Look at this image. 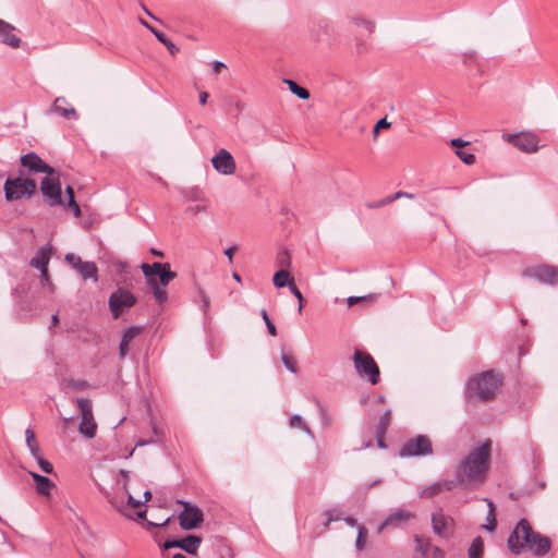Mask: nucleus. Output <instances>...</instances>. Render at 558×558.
<instances>
[{
    "label": "nucleus",
    "instance_id": "obj_17",
    "mask_svg": "<svg viewBox=\"0 0 558 558\" xmlns=\"http://www.w3.org/2000/svg\"><path fill=\"white\" fill-rule=\"evenodd\" d=\"M412 518H414L413 512L407 509H397L385 519L379 526V531H383L385 527H398L410 521Z\"/></svg>",
    "mask_w": 558,
    "mask_h": 558
},
{
    "label": "nucleus",
    "instance_id": "obj_55",
    "mask_svg": "<svg viewBox=\"0 0 558 558\" xmlns=\"http://www.w3.org/2000/svg\"><path fill=\"white\" fill-rule=\"evenodd\" d=\"M390 126V123L387 121L386 118H383L380 119L376 125H375V129H374V132L376 133L378 131V129L380 128H389Z\"/></svg>",
    "mask_w": 558,
    "mask_h": 558
},
{
    "label": "nucleus",
    "instance_id": "obj_12",
    "mask_svg": "<svg viewBox=\"0 0 558 558\" xmlns=\"http://www.w3.org/2000/svg\"><path fill=\"white\" fill-rule=\"evenodd\" d=\"M135 303L134 294L125 289H118L109 298V307L114 318H118L125 308L132 307Z\"/></svg>",
    "mask_w": 558,
    "mask_h": 558
},
{
    "label": "nucleus",
    "instance_id": "obj_10",
    "mask_svg": "<svg viewBox=\"0 0 558 558\" xmlns=\"http://www.w3.org/2000/svg\"><path fill=\"white\" fill-rule=\"evenodd\" d=\"M40 190L50 206L63 204L61 197V183L59 172L56 170L54 174H47V177L41 181Z\"/></svg>",
    "mask_w": 558,
    "mask_h": 558
},
{
    "label": "nucleus",
    "instance_id": "obj_59",
    "mask_svg": "<svg viewBox=\"0 0 558 558\" xmlns=\"http://www.w3.org/2000/svg\"><path fill=\"white\" fill-rule=\"evenodd\" d=\"M120 475L124 478L123 482V489L128 492V480H129V471L120 470Z\"/></svg>",
    "mask_w": 558,
    "mask_h": 558
},
{
    "label": "nucleus",
    "instance_id": "obj_9",
    "mask_svg": "<svg viewBox=\"0 0 558 558\" xmlns=\"http://www.w3.org/2000/svg\"><path fill=\"white\" fill-rule=\"evenodd\" d=\"M504 140L526 154L536 153L539 147V137L533 132L505 134Z\"/></svg>",
    "mask_w": 558,
    "mask_h": 558
},
{
    "label": "nucleus",
    "instance_id": "obj_23",
    "mask_svg": "<svg viewBox=\"0 0 558 558\" xmlns=\"http://www.w3.org/2000/svg\"><path fill=\"white\" fill-rule=\"evenodd\" d=\"M84 280H98V268L94 262H83L76 270Z\"/></svg>",
    "mask_w": 558,
    "mask_h": 558
},
{
    "label": "nucleus",
    "instance_id": "obj_40",
    "mask_svg": "<svg viewBox=\"0 0 558 558\" xmlns=\"http://www.w3.org/2000/svg\"><path fill=\"white\" fill-rule=\"evenodd\" d=\"M400 197H409V198H411V197H413V195L409 194L407 192H397V193H395L392 195H389V196L380 199V204H390V203H392L393 201H396V199H398Z\"/></svg>",
    "mask_w": 558,
    "mask_h": 558
},
{
    "label": "nucleus",
    "instance_id": "obj_50",
    "mask_svg": "<svg viewBox=\"0 0 558 558\" xmlns=\"http://www.w3.org/2000/svg\"><path fill=\"white\" fill-rule=\"evenodd\" d=\"M68 207L73 211L76 218L81 217V208L75 201H72V203H68Z\"/></svg>",
    "mask_w": 558,
    "mask_h": 558
},
{
    "label": "nucleus",
    "instance_id": "obj_2",
    "mask_svg": "<svg viewBox=\"0 0 558 558\" xmlns=\"http://www.w3.org/2000/svg\"><path fill=\"white\" fill-rule=\"evenodd\" d=\"M508 547L513 554H520L527 548L535 555L543 556L550 549V539L534 532L529 521L521 519L508 538Z\"/></svg>",
    "mask_w": 558,
    "mask_h": 558
},
{
    "label": "nucleus",
    "instance_id": "obj_26",
    "mask_svg": "<svg viewBox=\"0 0 558 558\" xmlns=\"http://www.w3.org/2000/svg\"><path fill=\"white\" fill-rule=\"evenodd\" d=\"M153 290L154 298L158 304H163L168 300V293L166 289L158 284V281H154L148 284Z\"/></svg>",
    "mask_w": 558,
    "mask_h": 558
},
{
    "label": "nucleus",
    "instance_id": "obj_19",
    "mask_svg": "<svg viewBox=\"0 0 558 558\" xmlns=\"http://www.w3.org/2000/svg\"><path fill=\"white\" fill-rule=\"evenodd\" d=\"M14 31L15 27L12 24L0 20V41L12 48H17L20 47L21 39L14 34Z\"/></svg>",
    "mask_w": 558,
    "mask_h": 558
},
{
    "label": "nucleus",
    "instance_id": "obj_46",
    "mask_svg": "<svg viewBox=\"0 0 558 558\" xmlns=\"http://www.w3.org/2000/svg\"><path fill=\"white\" fill-rule=\"evenodd\" d=\"M168 266V263H153L150 264L151 275L157 278L158 274Z\"/></svg>",
    "mask_w": 558,
    "mask_h": 558
},
{
    "label": "nucleus",
    "instance_id": "obj_13",
    "mask_svg": "<svg viewBox=\"0 0 558 558\" xmlns=\"http://www.w3.org/2000/svg\"><path fill=\"white\" fill-rule=\"evenodd\" d=\"M178 504L184 507L179 515L181 527L186 531L196 529L203 522L202 510L197 506L183 500H178Z\"/></svg>",
    "mask_w": 558,
    "mask_h": 558
},
{
    "label": "nucleus",
    "instance_id": "obj_11",
    "mask_svg": "<svg viewBox=\"0 0 558 558\" xmlns=\"http://www.w3.org/2000/svg\"><path fill=\"white\" fill-rule=\"evenodd\" d=\"M523 277L534 278L543 284H558V267L553 265H539L524 269Z\"/></svg>",
    "mask_w": 558,
    "mask_h": 558
},
{
    "label": "nucleus",
    "instance_id": "obj_33",
    "mask_svg": "<svg viewBox=\"0 0 558 558\" xmlns=\"http://www.w3.org/2000/svg\"><path fill=\"white\" fill-rule=\"evenodd\" d=\"M290 427L291 428H301L303 429L307 435L313 437V433L307 427V425L304 423L303 418L299 414H294L290 418Z\"/></svg>",
    "mask_w": 558,
    "mask_h": 558
},
{
    "label": "nucleus",
    "instance_id": "obj_63",
    "mask_svg": "<svg viewBox=\"0 0 558 558\" xmlns=\"http://www.w3.org/2000/svg\"><path fill=\"white\" fill-rule=\"evenodd\" d=\"M179 544H180V539L170 541L165 544V548H172V547L179 548Z\"/></svg>",
    "mask_w": 558,
    "mask_h": 558
},
{
    "label": "nucleus",
    "instance_id": "obj_42",
    "mask_svg": "<svg viewBox=\"0 0 558 558\" xmlns=\"http://www.w3.org/2000/svg\"><path fill=\"white\" fill-rule=\"evenodd\" d=\"M65 260L69 265H71L75 270L78 269V266L83 263V260L81 259L80 256L75 255V254H66L65 255Z\"/></svg>",
    "mask_w": 558,
    "mask_h": 558
},
{
    "label": "nucleus",
    "instance_id": "obj_32",
    "mask_svg": "<svg viewBox=\"0 0 558 558\" xmlns=\"http://www.w3.org/2000/svg\"><path fill=\"white\" fill-rule=\"evenodd\" d=\"M368 531L363 525H357V536L355 539V547L357 550H361L365 547L367 542Z\"/></svg>",
    "mask_w": 558,
    "mask_h": 558
},
{
    "label": "nucleus",
    "instance_id": "obj_47",
    "mask_svg": "<svg viewBox=\"0 0 558 558\" xmlns=\"http://www.w3.org/2000/svg\"><path fill=\"white\" fill-rule=\"evenodd\" d=\"M207 206H208L207 202H203L202 204H197V205L189 207L186 210L192 214H197V213L205 211L207 209Z\"/></svg>",
    "mask_w": 558,
    "mask_h": 558
},
{
    "label": "nucleus",
    "instance_id": "obj_49",
    "mask_svg": "<svg viewBox=\"0 0 558 558\" xmlns=\"http://www.w3.org/2000/svg\"><path fill=\"white\" fill-rule=\"evenodd\" d=\"M373 298H374L373 294H369L367 296H349L347 301H348L349 306H352L362 300L373 299Z\"/></svg>",
    "mask_w": 558,
    "mask_h": 558
},
{
    "label": "nucleus",
    "instance_id": "obj_45",
    "mask_svg": "<svg viewBox=\"0 0 558 558\" xmlns=\"http://www.w3.org/2000/svg\"><path fill=\"white\" fill-rule=\"evenodd\" d=\"M143 24L156 36V38L165 44L167 41V37L165 36V34H162L161 32L157 31L156 28H154L153 26H150L148 23L144 22L143 21Z\"/></svg>",
    "mask_w": 558,
    "mask_h": 558
},
{
    "label": "nucleus",
    "instance_id": "obj_43",
    "mask_svg": "<svg viewBox=\"0 0 558 558\" xmlns=\"http://www.w3.org/2000/svg\"><path fill=\"white\" fill-rule=\"evenodd\" d=\"M325 515L327 517V520L326 522L324 523V526L326 529H328L329 524L332 522V521H337L340 519V513L338 510L333 509V510H328L325 512Z\"/></svg>",
    "mask_w": 558,
    "mask_h": 558
},
{
    "label": "nucleus",
    "instance_id": "obj_8",
    "mask_svg": "<svg viewBox=\"0 0 558 558\" xmlns=\"http://www.w3.org/2000/svg\"><path fill=\"white\" fill-rule=\"evenodd\" d=\"M432 529L435 535L440 538L449 539L454 534V519L446 513L442 508L436 509L430 518Z\"/></svg>",
    "mask_w": 558,
    "mask_h": 558
},
{
    "label": "nucleus",
    "instance_id": "obj_56",
    "mask_svg": "<svg viewBox=\"0 0 558 558\" xmlns=\"http://www.w3.org/2000/svg\"><path fill=\"white\" fill-rule=\"evenodd\" d=\"M225 66H226L225 63H222L220 61L213 62V71L216 74L220 73L221 69H223Z\"/></svg>",
    "mask_w": 558,
    "mask_h": 558
},
{
    "label": "nucleus",
    "instance_id": "obj_39",
    "mask_svg": "<svg viewBox=\"0 0 558 558\" xmlns=\"http://www.w3.org/2000/svg\"><path fill=\"white\" fill-rule=\"evenodd\" d=\"M260 315L266 324V327H267V330L269 332L270 336H276L277 335V329H276V326L275 324L270 320L268 314H267V311L266 310H262L260 312Z\"/></svg>",
    "mask_w": 558,
    "mask_h": 558
},
{
    "label": "nucleus",
    "instance_id": "obj_34",
    "mask_svg": "<svg viewBox=\"0 0 558 558\" xmlns=\"http://www.w3.org/2000/svg\"><path fill=\"white\" fill-rule=\"evenodd\" d=\"M391 421V413L389 410H387L379 418L378 424L376 426V432L379 433H387L388 427L390 425Z\"/></svg>",
    "mask_w": 558,
    "mask_h": 558
},
{
    "label": "nucleus",
    "instance_id": "obj_37",
    "mask_svg": "<svg viewBox=\"0 0 558 558\" xmlns=\"http://www.w3.org/2000/svg\"><path fill=\"white\" fill-rule=\"evenodd\" d=\"M288 288L290 289L291 293L298 299L299 301V307H298V312L299 313H302V308H303V295L301 293V291L299 290V288L295 286L294 281H291L290 284L288 286Z\"/></svg>",
    "mask_w": 558,
    "mask_h": 558
},
{
    "label": "nucleus",
    "instance_id": "obj_28",
    "mask_svg": "<svg viewBox=\"0 0 558 558\" xmlns=\"http://www.w3.org/2000/svg\"><path fill=\"white\" fill-rule=\"evenodd\" d=\"M25 438H26V445L28 450L31 451V454H37L40 452V447L38 442L36 441L35 433L33 429L27 428L25 430Z\"/></svg>",
    "mask_w": 558,
    "mask_h": 558
},
{
    "label": "nucleus",
    "instance_id": "obj_20",
    "mask_svg": "<svg viewBox=\"0 0 558 558\" xmlns=\"http://www.w3.org/2000/svg\"><path fill=\"white\" fill-rule=\"evenodd\" d=\"M29 475L35 482L36 492L44 496H50L51 490L54 488V483L49 477L32 471L29 472Z\"/></svg>",
    "mask_w": 558,
    "mask_h": 558
},
{
    "label": "nucleus",
    "instance_id": "obj_29",
    "mask_svg": "<svg viewBox=\"0 0 558 558\" xmlns=\"http://www.w3.org/2000/svg\"><path fill=\"white\" fill-rule=\"evenodd\" d=\"M441 492V486L439 484V481L436 483H433L430 485L424 486L418 495L421 498H432L434 496L439 495Z\"/></svg>",
    "mask_w": 558,
    "mask_h": 558
},
{
    "label": "nucleus",
    "instance_id": "obj_36",
    "mask_svg": "<svg viewBox=\"0 0 558 558\" xmlns=\"http://www.w3.org/2000/svg\"><path fill=\"white\" fill-rule=\"evenodd\" d=\"M281 361H282L283 365L287 367V369H289L292 373H296L298 372L296 361H295V359L292 355L282 354Z\"/></svg>",
    "mask_w": 558,
    "mask_h": 558
},
{
    "label": "nucleus",
    "instance_id": "obj_5",
    "mask_svg": "<svg viewBox=\"0 0 558 558\" xmlns=\"http://www.w3.org/2000/svg\"><path fill=\"white\" fill-rule=\"evenodd\" d=\"M354 367L361 377H366L372 385L379 380V367L373 356L364 351L356 349L353 354Z\"/></svg>",
    "mask_w": 558,
    "mask_h": 558
},
{
    "label": "nucleus",
    "instance_id": "obj_62",
    "mask_svg": "<svg viewBox=\"0 0 558 558\" xmlns=\"http://www.w3.org/2000/svg\"><path fill=\"white\" fill-rule=\"evenodd\" d=\"M209 95L207 92L199 93V104L205 105L207 102Z\"/></svg>",
    "mask_w": 558,
    "mask_h": 558
},
{
    "label": "nucleus",
    "instance_id": "obj_1",
    "mask_svg": "<svg viewBox=\"0 0 558 558\" xmlns=\"http://www.w3.org/2000/svg\"><path fill=\"white\" fill-rule=\"evenodd\" d=\"M492 442L486 440L472 449L456 466L454 476L463 488L485 483L490 466Z\"/></svg>",
    "mask_w": 558,
    "mask_h": 558
},
{
    "label": "nucleus",
    "instance_id": "obj_64",
    "mask_svg": "<svg viewBox=\"0 0 558 558\" xmlns=\"http://www.w3.org/2000/svg\"><path fill=\"white\" fill-rule=\"evenodd\" d=\"M72 385L75 389H84L88 386L86 381H75Z\"/></svg>",
    "mask_w": 558,
    "mask_h": 558
},
{
    "label": "nucleus",
    "instance_id": "obj_22",
    "mask_svg": "<svg viewBox=\"0 0 558 558\" xmlns=\"http://www.w3.org/2000/svg\"><path fill=\"white\" fill-rule=\"evenodd\" d=\"M202 538L197 535H187L180 539L179 548L187 554L195 555L201 546Z\"/></svg>",
    "mask_w": 558,
    "mask_h": 558
},
{
    "label": "nucleus",
    "instance_id": "obj_31",
    "mask_svg": "<svg viewBox=\"0 0 558 558\" xmlns=\"http://www.w3.org/2000/svg\"><path fill=\"white\" fill-rule=\"evenodd\" d=\"M177 277V274L170 269V264L158 274L157 281L159 286L166 287Z\"/></svg>",
    "mask_w": 558,
    "mask_h": 558
},
{
    "label": "nucleus",
    "instance_id": "obj_54",
    "mask_svg": "<svg viewBox=\"0 0 558 558\" xmlns=\"http://www.w3.org/2000/svg\"><path fill=\"white\" fill-rule=\"evenodd\" d=\"M450 144H451V146L456 147L457 149H462L468 143L461 138H452Z\"/></svg>",
    "mask_w": 558,
    "mask_h": 558
},
{
    "label": "nucleus",
    "instance_id": "obj_16",
    "mask_svg": "<svg viewBox=\"0 0 558 558\" xmlns=\"http://www.w3.org/2000/svg\"><path fill=\"white\" fill-rule=\"evenodd\" d=\"M21 165L27 168L31 172H41L46 174H54V169L46 163L35 153L26 154L21 158Z\"/></svg>",
    "mask_w": 558,
    "mask_h": 558
},
{
    "label": "nucleus",
    "instance_id": "obj_41",
    "mask_svg": "<svg viewBox=\"0 0 558 558\" xmlns=\"http://www.w3.org/2000/svg\"><path fill=\"white\" fill-rule=\"evenodd\" d=\"M439 484L441 486V492L452 490L457 486H460V484L457 481V477L454 480H442V481H439Z\"/></svg>",
    "mask_w": 558,
    "mask_h": 558
},
{
    "label": "nucleus",
    "instance_id": "obj_30",
    "mask_svg": "<svg viewBox=\"0 0 558 558\" xmlns=\"http://www.w3.org/2000/svg\"><path fill=\"white\" fill-rule=\"evenodd\" d=\"M483 550H484L483 539L481 537L474 538L469 548V558H482Z\"/></svg>",
    "mask_w": 558,
    "mask_h": 558
},
{
    "label": "nucleus",
    "instance_id": "obj_15",
    "mask_svg": "<svg viewBox=\"0 0 558 558\" xmlns=\"http://www.w3.org/2000/svg\"><path fill=\"white\" fill-rule=\"evenodd\" d=\"M414 558H444V551L425 536H415Z\"/></svg>",
    "mask_w": 558,
    "mask_h": 558
},
{
    "label": "nucleus",
    "instance_id": "obj_6",
    "mask_svg": "<svg viewBox=\"0 0 558 558\" xmlns=\"http://www.w3.org/2000/svg\"><path fill=\"white\" fill-rule=\"evenodd\" d=\"M36 191V183L26 178H8L4 182V193L8 201L20 199L23 196H31Z\"/></svg>",
    "mask_w": 558,
    "mask_h": 558
},
{
    "label": "nucleus",
    "instance_id": "obj_38",
    "mask_svg": "<svg viewBox=\"0 0 558 558\" xmlns=\"http://www.w3.org/2000/svg\"><path fill=\"white\" fill-rule=\"evenodd\" d=\"M456 155L466 165H472L475 162V156L472 153L465 151L463 149H457Z\"/></svg>",
    "mask_w": 558,
    "mask_h": 558
},
{
    "label": "nucleus",
    "instance_id": "obj_53",
    "mask_svg": "<svg viewBox=\"0 0 558 558\" xmlns=\"http://www.w3.org/2000/svg\"><path fill=\"white\" fill-rule=\"evenodd\" d=\"M40 278L43 282H46L50 288H52V283L49 281L48 267L40 269Z\"/></svg>",
    "mask_w": 558,
    "mask_h": 558
},
{
    "label": "nucleus",
    "instance_id": "obj_21",
    "mask_svg": "<svg viewBox=\"0 0 558 558\" xmlns=\"http://www.w3.org/2000/svg\"><path fill=\"white\" fill-rule=\"evenodd\" d=\"M51 248L41 247L36 255L31 259L29 264L32 267L37 269H44L48 267L50 260Z\"/></svg>",
    "mask_w": 558,
    "mask_h": 558
},
{
    "label": "nucleus",
    "instance_id": "obj_7",
    "mask_svg": "<svg viewBox=\"0 0 558 558\" xmlns=\"http://www.w3.org/2000/svg\"><path fill=\"white\" fill-rule=\"evenodd\" d=\"M433 453V445L426 435L408 439L400 448V457H425Z\"/></svg>",
    "mask_w": 558,
    "mask_h": 558
},
{
    "label": "nucleus",
    "instance_id": "obj_18",
    "mask_svg": "<svg viewBox=\"0 0 558 558\" xmlns=\"http://www.w3.org/2000/svg\"><path fill=\"white\" fill-rule=\"evenodd\" d=\"M50 111L65 119H77L75 108L66 100L65 97H57L50 108Z\"/></svg>",
    "mask_w": 558,
    "mask_h": 558
},
{
    "label": "nucleus",
    "instance_id": "obj_14",
    "mask_svg": "<svg viewBox=\"0 0 558 558\" xmlns=\"http://www.w3.org/2000/svg\"><path fill=\"white\" fill-rule=\"evenodd\" d=\"M211 165L214 169L223 175H231L236 170V165L233 156L230 151L225 148L218 150V153L211 158Z\"/></svg>",
    "mask_w": 558,
    "mask_h": 558
},
{
    "label": "nucleus",
    "instance_id": "obj_24",
    "mask_svg": "<svg viewBox=\"0 0 558 558\" xmlns=\"http://www.w3.org/2000/svg\"><path fill=\"white\" fill-rule=\"evenodd\" d=\"M138 332H140V328H137V327H130L128 330H125V332L122 336L120 345H119V351H120L121 357H124L126 355L131 341L135 338V336Z\"/></svg>",
    "mask_w": 558,
    "mask_h": 558
},
{
    "label": "nucleus",
    "instance_id": "obj_61",
    "mask_svg": "<svg viewBox=\"0 0 558 558\" xmlns=\"http://www.w3.org/2000/svg\"><path fill=\"white\" fill-rule=\"evenodd\" d=\"M65 193H66V194H68V196H69V202H68V203H72V201H75V198H74V190H73V187H72V186H68V187L65 189Z\"/></svg>",
    "mask_w": 558,
    "mask_h": 558
},
{
    "label": "nucleus",
    "instance_id": "obj_52",
    "mask_svg": "<svg viewBox=\"0 0 558 558\" xmlns=\"http://www.w3.org/2000/svg\"><path fill=\"white\" fill-rule=\"evenodd\" d=\"M128 494V504L133 508H138L143 502L138 499H135L129 490L125 492Z\"/></svg>",
    "mask_w": 558,
    "mask_h": 558
},
{
    "label": "nucleus",
    "instance_id": "obj_60",
    "mask_svg": "<svg viewBox=\"0 0 558 558\" xmlns=\"http://www.w3.org/2000/svg\"><path fill=\"white\" fill-rule=\"evenodd\" d=\"M236 251V246H230L225 251L226 256L229 258V262L232 263V256Z\"/></svg>",
    "mask_w": 558,
    "mask_h": 558
},
{
    "label": "nucleus",
    "instance_id": "obj_25",
    "mask_svg": "<svg viewBox=\"0 0 558 558\" xmlns=\"http://www.w3.org/2000/svg\"><path fill=\"white\" fill-rule=\"evenodd\" d=\"M291 281H294L293 277H291L290 272L284 269H280L275 272L272 282L277 288L288 287Z\"/></svg>",
    "mask_w": 558,
    "mask_h": 558
},
{
    "label": "nucleus",
    "instance_id": "obj_58",
    "mask_svg": "<svg viewBox=\"0 0 558 558\" xmlns=\"http://www.w3.org/2000/svg\"><path fill=\"white\" fill-rule=\"evenodd\" d=\"M487 502L488 512L487 515L493 517L495 515V505L490 499H484Z\"/></svg>",
    "mask_w": 558,
    "mask_h": 558
},
{
    "label": "nucleus",
    "instance_id": "obj_44",
    "mask_svg": "<svg viewBox=\"0 0 558 558\" xmlns=\"http://www.w3.org/2000/svg\"><path fill=\"white\" fill-rule=\"evenodd\" d=\"M141 269L143 271V274L145 275L146 277V281H147V284L154 282L157 280V278H155L153 275H151V268H150V264H142L141 265Z\"/></svg>",
    "mask_w": 558,
    "mask_h": 558
},
{
    "label": "nucleus",
    "instance_id": "obj_27",
    "mask_svg": "<svg viewBox=\"0 0 558 558\" xmlns=\"http://www.w3.org/2000/svg\"><path fill=\"white\" fill-rule=\"evenodd\" d=\"M283 82L289 86L290 92L298 96L300 99L306 100L310 98V92L298 85L294 81L284 80Z\"/></svg>",
    "mask_w": 558,
    "mask_h": 558
},
{
    "label": "nucleus",
    "instance_id": "obj_4",
    "mask_svg": "<svg viewBox=\"0 0 558 558\" xmlns=\"http://www.w3.org/2000/svg\"><path fill=\"white\" fill-rule=\"evenodd\" d=\"M75 402L81 414L78 432L85 438L92 439L96 436L97 433V423L93 414L92 401L86 398H76Z\"/></svg>",
    "mask_w": 558,
    "mask_h": 558
},
{
    "label": "nucleus",
    "instance_id": "obj_57",
    "mask_svg": "<svg viewBox=\"0 0 558 558\" xmlns=\"http://www.w3.org/2000/svg\"><path fill=\"white\" fill-rule=\"evenodd\" d=\"M385 434L386 433L376 432L377 445H378L379 448H386V445L384 442Z\"/></svg>",
    "mask_w": 558,
    "mask_h": 558
},
{
    "label": "nucleus",
    "instance_id": "obj_35",
    "mask_svg": "<svg viewBox=\"0 0 558 558\" xmlns=\"http://www.w3.org/2000/svg\"><path fill=\"white\" fill-rule=\"evenodd\" d=\"M33 458L37 461L38 466L40 470L47 474H50L53 472V465L39 453L34 454Z\"/></svg>",
    "mask_w": 558,
    "mask_h": 558
},
{
    "label": "nucleus",
    "instance_id": "obj_3",
    "mask_svg": "<svg viewBox=\"0 0 558 558\" xmlns=\"http://www.w3.org/2000/svg\"><path fill=\"white\" fill-rule=\"evenodd\" d=\"M501 377L494 371L483 372L469 380L466 390L471 398L490 400L501 387Z\"/></svg>",
    "mask_w": 558,
    "mask_h": 558
},
{
    "label": "nucleus",
    "instance_id": "obj_48",
    "mask_svg": "<svg viewBox=\"0 0 558 558\" xmlns=\"http://www.w3.org/2000/svg\"><path fill=\"white\" fill-rule=\"evenodd\" d=\"M486 520H487V523L484 525V529L489 532L494 531L496 529V517L487 515Z\"/></svg>",
    "mask_w": 558,
    "mask_h": 558
},
{
    "label": "nucleus",
    "instance_id": "obj_51",
    "mask_svg": "<svg viewBox=\"0 0 558 558\" xmlns=\"http://www.w3.org/2000/svg\"><path fill=\"white\" fill-rule=\"evenodd\" d=\"M163 45L167 47V49L171 56H174L178 53L179 48L170 39H167V41Z\"/></svg>",
    "mask_w": 558,
    "mask_h": 558
}]
</instances>
